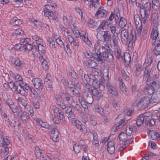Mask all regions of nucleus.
<instances>
[{
	"mask_svg": "<svg viewBox=\"0 0 160 160\" xmlns=\"http://www.w3.org/2000/svg\"><path fill=\"white\" fill-rule=\"evenodd\" d=\"M153 69L148 66H146L144 72L143 77L144 78H148L153 75L152 73Z\"/></svg>",
	"mask_w": 160,
	"mask_h": 160,
	"instance_id": "nucleus-10",
	"label": "nucleus"
},
{
	"mask_svg": "<svg viewBox=\"0 0 160 160\" xmlns=\"http://www.w3.org/2000/svg\"><path fill=\"white\" fill-rule=\"evenodd\" d=\"M155 91L150 86H146L144 89V92L145 94L150 95L154 93Z\"/></svg>",
	"mask_w": 160,
	"mask_h": 160,
	"instance_id": "nucleus-26",
	"label": "nucleus"
},
{
	"mask_svg": "<svg viewBox=\"0 0 160 160\" xmlns=\"http://www.w3.org/2000/svg\"><path fill=\"white\" fill-rule=\"evenodd\" d=\"M50 137L52 140L54 142H57L59 141L58 132H56L54 134H51Z\"/></svg>",
	"mask_w": 160,
	"mask_h": 160,
	"instance_id": "nucleus-51",
	"label": "nucleus"
},
{
	"mask_svg": "<svg viewBox=\"0 0 160 160\" xmlns=\"http://www.w3.org/2000/svg\"><path fill=\"white\" fill-rule=\"evenodd\" d=\"M131 59V58L130 54L128 53H124V60L125 63L124 65L126 67L129 66Z\"/></svg>",
	"mask_w": 160,
	"mask_h": 160,
	"instance_id": "nucleus-23",
	"label": "nucleus"
},
{
	"mask_svg": "<svg viewBox=\"0 0 160 160\" xmlns=\"http://www.w3.org/2000/svg\"><path fill=\"white\" fill-rule=\"evenodd\" d=\"M114 52L116 58L120 60H122V55L121 54L120 49L117 48L115 50Z\"/></svg>",
	"mask_w": 160,
	"mask_h": 160,
	"instance_id": "nucleus-31",
	"label": "nucleus"
},
{
	"mask_svg": "<svg viewBox=\"0 0 160 160\" xmlns=\"http://www.w3.org/2000/svg\"><path fill=\"white\" fill-rule=\"evenodd\" d=\"M27 110V112L28 114L30 115L31 116L34 115V112L33 108L32 107L28 105V107L25 109Z\"/></svg>",
	"mask_w": 160,
	"mask_h": 160,
	"instance_id": "nucleus-52",
	"label": "nucleus"
},
{
	"mask_svg": "<svg viewBox=\"0 0 160 160\" xmlns=\"http://www.w3.org/2000/svg\"><path fill=\"white\" fill-rule=\"evenodd\" d=\"M84 55L91 61H93L95 59H96L95 57V56H96L95 55V52L93 53V55H92V53H89L88 52H86L84 53Z\"/></svg>",
	"mask_w": 160,
	"mask_h": 160,
	"instance_id": "nucleus-38",
	"label": "nucleus"
},
{
	"mask_svg": "<svg viewBox=\"0 0 160 160\" xmlns=\"http://www.w3.org/2000/svg\"><path fill=\"white\" fill-rule=\"evenodd\" d=\"M39 48V51H40L42 53H44L45 52L46 48L43 46L42 45H41L40 43L38 44Z\"/></svg>",
	"mask_w": 160,
	"mask_h": 160,
	"instance_id": "nucleus-61",
	"label": "nucleus"
},
{
	"mask_svg": "<svg viewBox=\"0 0 160 160\" xmlns=\"http://www.w3.org/2000/svg\"><path fill=\"white\" fill-rule=\"evenodd\" d=\"M41 127L45 128H48L49 129H52V126L46 122H43L42 123H41Z\"/></svg>",
	"mask_w": 160,
	"mask_h": 160,
	"instance_id": "nucleus-64",
	"label": "nucleus"
},
{
	"mask_svg": "<svg viewBox=\"0 0 160 160\" xmlns=\"http://www.w3.org/2000/svg\"><path fill=\"white\" fill-rule=\"evenodd\" d=\"M92 72L94 76H98L101 74L100 70L98 68H93L92 69Z\"/></svg>",
	"mask_w": 160,
	"mask_h": 160,
	"instance_id": "nucleus-53",
	"label": "nucleus"
},
{
	"mask_svg": "<svg viewBox=\"0 0 160 160\" xmlns=\"http://www.w3.org/2000/svg\"><path fill=\"white\" fill-rule=\"evenodd\" d=\"M132 132V129L131 126L129 125L126 127V133L127 134L128 136H129L131 134Z\"/></svg>",
	"mask_w": 160,
	"mask_h": 160,
	"instance_id": "nucleus-59",
	"label": "nucleus"
},
{
	"mask_svg": "<svg viewBox=\"0 0 160 160\" xmlns=\"http://www.w3.org/2000/svg\"><path fill=\"white\" fill-rule=\"evenodd\" d=\"M23 112L21 108L18 106L13 113L15 116L19 117Z\"/></svg>",
	"mask_w": 160,
	"mask_h": 160,
	"instance_id": "nucleus-47",
	"label": "nucleus"
},
{
	"mask_svg": "<svg viewBox=\"0 0 160 160\" xmlns=\"http://www.w3.org/2000/svg\"><path fill=\"white\" fill-rule=\"evenodd\" d=\"M108 12L104 9V7L100 6L96 11L95 15V17L98 18V17H104L105 18L107 16Z\"/></svg>",
	"mask_w": 160,
	"mask_h": 160,
	"instance_id": "nucleus-9",
	"label": "nucleus"
},
{
	"mask_svg": "<svg viewBox=\"0 0 160 160\" xmlns=\"http://www.w3.org/2000/svg\"><path fill=\"white\" fill-rule=\"evenodd\" d=\"M88 24L89 27L94 28L98 26V23L93 19H90L88 22Z\"/></svg>",
	"mask_w": 160,
	"mask_h": 160,
	"instance_id": "nucleus-40",
	"label": "nucleus"
},
{
	"mask_svg": "<svg viewBox=\"0 0 160 160\" xmlns=\"http://www.w3.org/2000/svg\"><path fill=\"white\" fill-rule=\"evenodd\" d=\"M106 88L108 92L109 93L112 94L115 96H117L118 95V93L116 89L109 82H108L107 83Z\"/></svg>",
	"mask_w": 160,
	"mask_h": 160,
	"instance_id": "nucleus-11",
	"label": "nucleus"
},
{
	"mask_svg": "<svg viewBox=\"0 0 160 160\" xmlns=\"http://www.w3.org/2000/svg\"><path fill=\"white\" fill-rule=\"evenodd\" d=\"M92 84L94 88H99L101 91H104L105 89V86L103 81L100 82L96 79H92Z\"/></svg>",
	"mask_w": 160,
	"mask_h": 160,
	"instance_id": "nucleus-8",
	"label": "nucleus"
},
{
	"mask_svg": "<svg viewBox=\"0 0 160 160\" xmlns=\"http://www.w3.org/2000/svg\"><path fill=\"white\" fill-rule=\"evenodd\" d=\"M154 56L152 53H148L145 58L144 64H146V66L151 67L150 65L152 62Z\"/></svg>",
	"mask_w": 160,
	"mask_h": 160,
	"instance_id": "nucleus-15",
	"label": "nucleus"
},
{
	"mask_svg": "<svg viewBox=\"0 0 160 160\" xmlns=\"http://www.w3.org/2000/svg\"><path fill=\"white\" fill-rule=\"evenodd\" d=\"M103 41L102 42H105L108 43H110L112 40V36L111 33L109 31L107 32V33L104 37Z\"/></svg>",
	"mask_w": 160,
	"mask_h": 160,
	"instance_id": "nucleus-25",
	"label": "nucleus"
},
{
	"mask_svg": "<svg viewBox=\"0 0 160 160\" xmlns=\"http://www.w3.org/2000/svg\"><path fill=\"white\" fill-rule=\"evenodd\" d=\"M118 34H113L112 36V42L114 46H115L118 44Z\"/></svg>",
	"mask_w": 160,
	"mask_h": 160,
	"instance_id": "nucleus-49",
	"label": "nucleus"
},
{
	"mask_svg": "<svg viewBox=\"0 0 160 160\" xmlns=\"http://www.w3.org/2000/svg\"><path fill=\"white\" fill-rule=\"evenodd\" d=\"M11 20L14 22L15 25L16 26H19L22 23V20L18 19L16 17L14 18Z\"/></svg>",
	"mask_w": 160,
	"mask_h": 160,
	"instance_id": "nucleus-57",
	"label": "nucleus"
},
{
	"mask_svg": "<svg viewBox=\"0 0 160 160\" xmlns=\"http://www.w3.org/2000/svg\"><path fill=\"white\" fill-rule=\"evenodd\" d=\"M102 49L103 50L102 52L100 51L101 49L95 48V53L96 56L95 58L97 61L103 62L106 61L108 62H112L114 59L112 51L111 50L109 44H105L104 46H102Z\"/></svg>",
	"mask_w": 160,
	"mask_h": 160,
	"instance_id": "nucleus-1",
	"label": "nucleus"
},
{
	"mask_svg": "<svg viewBox=\"0 0 160 160\" xmlns=\"http://www.w3.org/2000/svg\"><path fill=\"white\" fill-rule=\"evenodd\" d=\"M74 123L77 128L83 133L87 132V129L85 126L81 124V122L79 121L76 120L74 121Z\"/></svg>",
	"mask_w": 160,
	"mask_h": 160,
	"instance_id": "nucleus-13",
	"label": "nucleus"
},
{
	"mask_svg": "<svg viewBox=\"0 0 160 160\" xmlns=\"http://www.w3.org/2000/svg\"><path fill=\"white\" fill-rule=\"evenodd\" d=\"M20 85V83L18 81H16L14 82H11L9 83L8 86L9 87L12 89L13 88H15L16 90L17 89H18V87Z\"/></svg>",
	"mask_w": 160,
	"mask_h": 160,
	"instance_id": "nucleus-35",
	"label": "nucleus"
},
{
	"mask_svg": "<svg viewBox=\"0 0 160 160\" xmlns=\"http://www.w3.org/2000/svg\"><path fill=\"white\" fill-rule=\"evenodd\" d=\"M57 113L60 119L62 120V122H64L65 121V118L63 113L60 110H58Z\"/></svg>",
	"mask_w": 160,
	"mask_h": 160,
	"instance_id": "nucleus-54",
	"label": "nucleus"
},
{
	"mask_svg": "<svg viewBox=\"0 0 160 160\" xmlns=\"http://www.w3.org/2000/svg\"><path fill=\"white\" fill-rule=\"evenodd\" d=\"M63 99L71 106L74 103L72 96L68 93L64 94Z\"/></svg>",
	"mask_w": 160,
	"mask_h": 160,
	"instance_id": "nucleus-14",
	"label": "nucleus"
},
{
	"mask_svg": "<svg viewBox=\"0 0 160 160\" xmlns=\"http://www.w3.org/2000/svg\"><path fill=\"white\" fill-rule=\"evenodd\" d=\"M115 12V15L114 18L115 20L116 24H117L120 20V18H121L122 17H121L120 13L119 11L118 12Z\"/></svg>",
	"mask_w": 160,
	"mask_h": 160,
	"instance_id": "nucleus-56",
	"label": "nucleus"
},
{
	"mask_svg": "<svg viewBox=\"0 0 160 160\" xmlns=\"http://www.w3.org/2000/svg\"><path fill=\"white\" fill-rule=\"evenodd\" d=\"M144 122V118L142 116L140 115L136 121L137 126L138 127H140Z\"/></svg>",
	"mask_w": 160,
	"mask_h": 160,
	"instance_id": "nucleus-46",
	"label": "nucleus"
},
{
	"mask_svg": "<svg viewBox=\"0 0 160 160\" xmlns=\"http://www.w3.org/2000/svg\"><path fill=\"white\" fill-rule=\"evenodd\" d=\"M75 87V86L73 85V87H69V88L70 90L73 93V95L76 97H79L80 95L79 92Z\"/></svg>",
	"mask_w": 160,
	"mask_h": 160,
	"instance_id": "nucleus-43",
	"label": "nucleus"
},
{
	"mask_svg": "<svg viewBox=\"0 0 160 160\" xmlns=\"http://www.w3.org/2000/svg\"><path fill=\"white\" fill-rule=\"evenodd\" d=\"M82 39L87 45L89 47H91L92 46V43L88 38L86 37L82 34V35L80 36V38Z\"/></svg>",
	"mask_w": 160,
	"mask_h": 160,
	"instance_id": "nucleus-42",
	"label": "nucleus"
},
{
	"mask_svg": "<svg viewBox=\"0 0 160 160\" xmlns=\"http://www.w3.org/2000/svg\"><path fill=\"white\" fill-rule=\"evenodd\" d=\"M89 80H91L89 77L86 75H84L81 82L83 86L86 88L85 91L84 93V95L86 97V102L88 104H91L93 102V99L92 94L90 91L91 86L88 83Z\"/></svg>",
	"mask_w": 160,
	"mask_h": 160,
	"instance_id": "nucleus-3",
	"label": "nucleus"
},
{
	"mask_svg": "<svg viewBox=\"0 0 160 160\" xmlns=\"http://www.w3.org/2000/svg\"><path fill=\"white\" fill-rule=\"evenodd\" d=\"M16 91L17 92L18 94H20L22 96H25L27 94V93L26 91L25 90L24 88L22 87L21 84L18 87V89H16Z\"/></svg>",
	"mask_w": 160,
	"mask_h": 160,
	"instance_id": "nucleus-29",
	"label": "nucleus"
},
{
	"mask_svg": "<svg viewBox=\"0 0 160 160\" xmlns=\"http://www.w3.org/2000/svg\"><path fill=\"white\" fill-rule=\"evenodd\" d=\"M39 58L41 62L42 68L45 70H47L48 68L49 65L46 60L43 58L42 56H40Z\"/></svg>",
	"mask_w": 160,
	"mask_h": 160,
	"instance_id": "nucleus-20",
	"label": "nucleus"
},
{
	"mask_svg": "<svg viewBox=\"0 0 160 160\" xmlns=\"http://www.w3.org/2000/svg\"><path fill=\"white\" fill-rule=\"evenodd\" d=\"M90 91L93 96L96 97L98 100L100 99L103 96L102 91L99 92L97 88H94L93 89H90Z\"/></svg>",
	"mask_w": 160,
	"mask_h": 160,
	"instance_id": "nucleus-17",
	"label": "nucleus"
},
{
	"mask_svg": "<svg viewBox=\"0 0 160 160\" xmlns=\"http://www.w3.org/2000/svg\"><path fill=\"white\" fill-rule=\"evenodd\" d=\"M151 98L148 96H145L141 99L136 106L139 109L143 110L147 108L149 103H151Z\"/></svg>",
	"mask_w": 160,
	"mask_h": 160,
	"instance_id": "nucleus-5",
	"label": "nucleus"
},
{
	"mask_svg": "<svg viewBox=\"0 0 160 160\" xmlns=\"http://www.w3.org/2000/svg\"><path fill=\"white\" fill-rule=\"evenodd\" d=\"M32 82L34 87L37 89L44 91L45 90L43 88V83L42 80L39 78H35L32 79Z\"/></svg>",
	"mask_w": 160,
	"mask_h": 160,
	"instance_id": "nucleus-7",
	"label": "nucleus"
},
{
	"mask_svg": "<svg viewBox=\"0 0 160 160\" xmlns=\"http://www.w3.org/2000/svg\"><path fill=\"white\" fill-rule=\"evenodd\" d=\"M149 0H141L142 2L144 4H139L140 13L142 19L144 24H145L147 19L148 18L150 12L151 3L148 2Z\"/></svg>",
	"mask_w": 160,
	"mask_h": 160,
	"instance_id": "nucleus-2",
	"label": "nucleus"
},
{
	"mask_svg": "<svg viewBox=\"0 0 160 160\" xmlns=\"http://www.w3.org/2000/svg\"><path fill=\"white\" fill-rule=\"evenodd\" d=\"M65 112L68 116V118L69 119H75L74 114L72 111V109L69 107L67 109H65Z\"/></svg>",
	"mask_w": 160,
	"mask_h": 160,
	"instance_id": "nucleus-27",
	"label": "nucleus"
},
{
	"mask_svg": "<svg viewBox=\"0 0 160 160\" xmlns=\"http://www.w3.org/2000/svg\"><path fill=\"white\" fill-rule=\"evenodd\" d=\"M3 138L2 142H0V147H1L0 156L2 160H10L12 158L10 156H8L5 158L9 153V146L10 142L6 137Z\"/></svg>",
	"mask_w": 160,
	"mask_h": 160,
	"instance_id": "nucleus-4",
	"label": "nucleus"
},
{
	"mask_svg": "<svg viewBox=\"0 0 160 160\" xmlns=\"http://www.w3.org/2000/svg\"><path fill=\"white\" fill-rule=\"evenodd\" d=\"M33 46H32L31 44H26L25 45H24V47L22 46V48L24 50H26V49L28 50L29 51H30L32 50L33 48Z\"/></svg>",
	"mask_w": 160,
	"mask_h": 160,
	"instance_id": "nucleus-60",
	"label": "nucleus"
},
{
	"mask_svg": "<svg viewBox=\"0 0 160 160\" xmlns=\"http://www.w3.org/2000/svg\"><path fill=\"white\" fill-rule=\"evenodd\" d=\"M19 118L24 122L27 123L28 122L29 117L26 114L23 112L19 116Z\"/></svg>",
	"mask_w": 160,
	"mask_h": 160,
	"instance_id": "nucleus-37",
	"label": "nucleus"
},
{
	"mask_svg": "<svg viewBox=\"0 0 160 160\" xmlns=\"http://www.w3.org/2000/svg\"><path fill=\"white\" fill-rule=\"evenodd\" d=\"M39 48L38 46L36 45H34L33 46V48L32 49V54L34 55L35 56L36 55H38L39 53Z\"/></svg>",
	"mask_w": 160,
	"mask_h": 160,
	"instance_id": "nucleus-58",
	"label": "nucleus"
},
{
	"mask_svg": "<svg viewBox=\"0 0 160 160\" xmlns=\"http://www.w3.org/2000/svg\"><path fill=\"white\" fill-rule=\"evenodd\" d=\"M89 119L91 124L93 126H95L97 124V119L96 117L94 115H90Z\"/></svg>",
	"mask_w": 160,
	"mask_h": 160,
	"instance_id": "nucleus-41",
	"label": "nucleus"
},
{
	"mask_svg": "<svg viewBox=\"0 0 160 160\" xmlns=\"http://www.w3.org/2000/svg\"><path fill=\"white\" fill-rule=\"evenodd\" d=\"M73 151L76 153H78L81 149V146L78 144L76 143L73 145Z\"/></svg>",
	"mask_w": 160,
	"mask_h": 160,
	"instance_id": "nucleus-50",
	"label": "nucleus"
},
{
	"mask_svg": "<svg viewBox=\"0 0 160 160\" xmlns=\"http://www.w3.org/2000/svg\"><path fill=\"white\" fill-rule=\"evenodd\" d=\"M126 24L127 22L125 18L122 17L117 25L119 26L121 28H123L126 26Z\"/></svg>",
	"mask_w": 160,
	"mask_h": 160,
	"instance_id": "nucleus-33",
	"label": "nucleus"
},
{
	"mask_svg": "<svg viewBox=\"0 0 160 160\" xmlns=\"http://www.w3.org/2000/svg\"><path fill=\"white\" fill-rule=\"evenodd\" d=\"M131 89L132 95L135 98H138L139 95V92L137 89V85L135 84L132 85Z\"/></svg>",
	"mask_w": 160,
	"mask_h": 160,
	"instance_id": "nucleus-22",
	"label": "nucleus"
},
{
	"mask_svg": "<svg viewBox=\"0 0 160 160\" xmlns=\"http://www.w3.org/2000/svg\"><path fill=\"white\" fill-rule=\"evenodd\" d=\"M44 13L45 16L48 17L49 19L51 18L52 19H55V16H54L53 17L52 15H53V12L51 10H44Z\"/></svg>",
	"mask_w": 160,
	"mask_h": 160,
	"instance_id": "nucleus-39",
	"label": "nucleus"
},
{
	"mask_svg": "<svg viewBox=\"0 0 160 160\" xmlns=\"http://www.w3.org/2000/svg\"><path fill=\"white\" fill-rule=\"evenodd\" d=\"M159 3L158 0H152V7L153 9L157 10L159 8Z\"/></svg>",
	"mask_w": 160,
	"mask_h": 160,
	"instance_id": "nucleus-44",
	"label": "nucleus"
},
{
	"mask_svg": "<svg viewBox=\"0 0 160 160\" xmlns=\"http://www.w3.org/2000/svg\"><path fill=\"white\" fill-rule=\"evenodd\" d=\"M150 86L155 91V90H157L159 88L160 85L159 82L158 81H152L151 82V85Z\"/></svg>",
	"mask_w": 160,
	"mask_h": 160,
	"instance_id": "nucleus-30",
	"label": "nucleus"
},
{
	"mask_svg": "<svg viewBox=\"0 0 160 160\" xmlns=\"http://www.w3.org/2000/svg\"><path fill=\"white\" fill-rule=\"evenodd\" d=\"M44 84L45 86L48 88H51L52 86V82L51 80H48L47 79L45 80Z\"/></svg>",
	"mask_w": 160,
	"mask_h": 160,
	"instance_id": "nucleus-63",
	"label": "nucleus"
},
{
	"mask_svg": "<svg viewBox=\"0 0 160 160\" xmlns=\"http://www.w3.org/2000/svg\"><path fill=\"white\" fill-rule=\"evenodd\" d=\"M74 108L75 110L78 111V113L81 114L82 113V108L78 104H76L74 106Z\"/></svg>",
	"mask_w": 160,
	"mask_h": 160,
	"instance_id": "nucleus-62",
	"label": "nucleus"
},
{
	"mask_svg": "<svg viewBox=\"0 0 160 160\" xmlns=\"http://www.w3.org/2000/svg\"><path fill=\"white\" fill-rule=\"evenodd\" d=\"M125 124L126 122L124 119H121L120 121L116 124V129L117 130L121 128Z\"/></svg>",
	"mask_w": 160,
	"mask_h": 160,
	"instance_id": "nucleus-34",
	"label": "nucleus"
},
{
	"mask_svg": "<svg viewBox=\"0 0 160 160\" xmlns=\"http://www.w3.org/2000/svg\"><path fill=\"white\" fill-rule=\"evenodd\" d=\"M12 62H13V65L15 67L21 68L23 66V63L19 58L13 59V60H12Z\"/></svg>",
	"mask_w": 160,
	"mask_h": 160,
	"instance_id": "nucleus-24",
	"label": "nucleus"
},
{
	"mask_svg": "<svg viewBox=\"0 0 160 160\" xmlns=\"http://www.w3.org/2000/svg\"><path fill=\"white\" fill-rule=\"evenodd\" d=\"M35 153L36 157L39 159H41L44 158V155L42 154V151L38 147L35 148Z\"/></svg>",
	"mask_w": 160,
	"mask_h": 160,
	"instance_id": "nucleus-28",
	"label": "nucleus"
},
{
	"mask_svg": "<svg viewBox=\"0 0 160 160\" xmlns=\"http://www.w3.org/2000/svg\"><path fill=\"white\" fill-rule=\"evenodd\" d=\"M20 125V123L19 122V120L14 118V119H13L12 121L11 122L10 126L12 127H15L16 126L19 127Z\"/></svg>",
	"mask_w": 160,
	"mask_h": 160,
	"instance_id": "nucleus-45",
	"label": "nucleus"
},
{
	"mask_svg": "<svg viewBox=\"0 0 160 160\" xmlns=\"http://www.w3.org/2000/svg\"><path fill=\"white\" fill-rule=\"evenodd\" d=\"M158 29L157 27L152 29L151 34V37L153 40L157 39L158 41H159L160 42V39H159V37L158 38Z\"/></svg>",
	"mask_w": 160,
	"mask_h": 160,
	"instance_id": "nucleus-18",
	"label": "nucleus"
},
{
	"mask_svg": "<svg viewBox=\"0 0 160 160\" xmlns=\"http://www.w3.org/2000/svg\"><path fill=\"white\" fill-rule=\"evenodd\" d=\"M127 134L123 132L120 133L119 135V138L121 141L123 142L124 143L127 139Z\"/></svg>",
	"mask_w": 160,
	"mask_h": 160,
	"instance_id": "nucleus-36",
	"label": "nucleus"
},
{
	"mask_svg": "<svg viewBox=\"0 0 160 160\" xmlns=\"http://www.w3.org/2000/svg\"><path fill=\"white\" fill-rule=\"evenodd\" d=\"M151 103L160 102V91H157L153 93L151 98Z\"/></svg>",
	"mask_w": 160,
	"mask_h": 160,
	"instance_id": "nucleus-12",
	"label": "nucleus"
},
{
	"mask_svg": "<svg viewBox=\"0 0 160 160\" xmlns=\"http://www.w3.org/2000/svg\"><path fill=\"white\" fill-rule=\"evenodd\" d=\"M108 31H102L100 33H98L97 37L98 40L102 42L105 35Z\"/></svg>",
	"mask_w": 160,
	"mask_h": 160,
	"instance_id": "nucleus-32",
	"label": "nucleus"
},
{
	"mask_svg": "<svg viewBox=\"0 0 160 160\" xmlns=\"http://www.w3.org/2000/svg\"><path fill=\"white\" fill-rule=\"evenodd\" d=\"M80 117L82 119V122L86 124V122H88V117L86 115L83 113H81Z\"/></svg>",
	"mask_w": 160,
	"mask_h": 160,
	"instance_id": "nucleus-55",
	"label": "nucleus"
},
{
	"mask_svg": "<svg viewBox=\"0 0 160 160\" xmlns=\"http://www.w3.org/2000/svg\"><path fill=\"white\" fill-rule=\"evenodd\" d=\"M68 38L70 43L72 45L77 47L79 46V43L78 39H74L72 36L70 35H68Z\"/></svg>",
	"mask_w": 160,
	"mask_h": 160,
	"instance_id": "nucleus-19",
	"label": "nucleus"
},
{
	"mask_svg": "<svg viewBox=\"0 0 160 160\" xmlns=\"http://www.w3.org/2000/svg\"><path fill=\"white\" fill-rule=\"evenodd\" d=\"M143 70L142 66L138 64L136 66V69L134 71V74L136 77H138L141 76Z\"/></svg>",
	"mask_w": 160,
	"mask_h": 160,
	"instance_id": "nucleus-21",
	"label": "nucleus"
},
{
	"mask_svg": "<svg viewBox=\"0 0 160 160\" xmlns=\"http://www.w3.org/2000/svg\"><path fill=\"white\" fill-rule=\"evenodd\" d=\"M148 135L152 140H160V134L153 130H149L148 132Z\"/></svg>",
	"mask_w": 160,
	"mask_h": 160,
	"instance_id": "nucleus-16",
	"label": "nucleus"
},
{
	"mask_svg": "<svg viewBox=\"0 0 160 160\" xmlns=\"http://www.w3.org/2000/svg\"><path fill=\"white\" fill-rule=\"evenodd\" d=\"M136 37L135 31H132L130 34L127 36L126 39H122L121 41L125 45L128 44L130 46H132L135 41Z\"/></svg>",
	"mask_w": 160,
	"mask_h": 160,
	"instance_id": "nucleus-6",
	"label": "nucleus"
},
{
	"mask_svg": "<svg viewBox=\"0 0 160 160\" xmlns=\"http://www.w3.org/2000/svg\"><path fill=\"white\" fill-rule=\"evenodd\" d=\"M130 33L128 32V30L126 29H124L121 31V40L122 39H125L127 36Z\"/></svg>",
	"mask_w": 160,
	"mask_h": 160,
	"instance_id": "nucleus-48",
	"label": "nucleus"
}]
</instances>
